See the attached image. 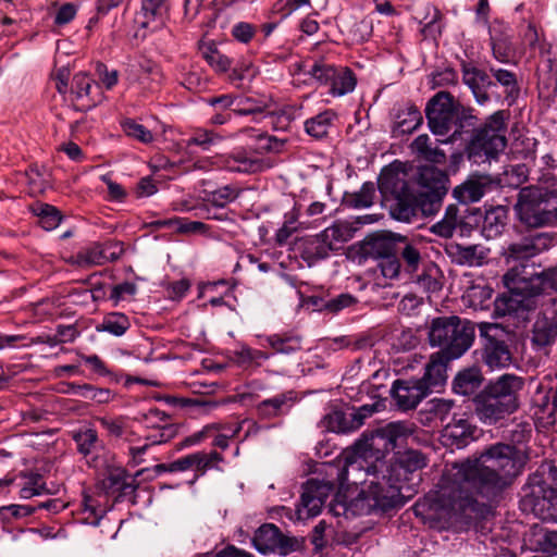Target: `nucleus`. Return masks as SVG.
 <instances>
[{
    "mask_svg": "<svg viewBox=\"0 0 557 557\" xmlns=\"http://www.w3.org/2000/svg\"><path fill=\"white\" fill-rule=\"evenodd\" d=\"M508 113L504 110L494 112L479 128L473 129L466 146V153L470 161L482 163L495 159L506 145V131Z\"/></svg>",
    "mask_w": 557,
    "mask_h": 557,
    "instance_id": "10",
    "label": "nucleus"
},
{
    "mask_svg": "<svg viewBox=\"0 0 557 557\" xmlns=\"http://www.w3.org/2000/svg\"><path fill=\"white\" fill-rule=\"evenodd\" d=\"M425 465V457L422 453L408 449L399 453L393 462H384V468L395 478L396 482L403 484L409 480V474L422 469Z\"/></svg>",
    "mask_w": 557,
    "mask_h": 557,
    "instance_id": "24",
    "label": "nucleus"
},
{
    "mask_svg": "<svg viewBox=\"0 0 557 557\" xmlns=\"http://www.w3.org/2000/svg\"><path fill=\"white\" fill-rule=\"evenodd\" d=\"M30 212L38 218V223L46 231H52L62 221L60 210L49 203L37 201L29 207Z\"/></svg>",
    "mask_w": 557,
    "mask_h": 557,
    "instance_id": "43",
    "label": "nucleus"
},
{
    "mask_svg": "<svg viewBox=\"0 0 557 557\" xmlns=\"http://www.w3.org/2000/svg\"><path fill=\"white\" fill-rule=\"evenodd\" d=\"M480 335L483 339L481 360L491 370L504 369L512 363V336L504 327L493 323H482Z\"/></svg>",
    "mask_w": 557,
    "mask_h": 557,
    "instance_id": "12",
    "label": "nucleus"
},
{
    "mask_svg": "<svg viewBox=\"0 0 557 557\" xmlns=\"http://www.w3.org/2000/svg\"><path fill=\"white\" fill-rule=\"evenodd\" d=\"M557 181L553 175L545 184L522 187L519 190L515 212L525 227L539 228L557 222Z\"/></svg>",
    "mask_w": 557,
    "mask_h": 557,
    "instance_id": "3",
    "label": "nucleus"
},
{
    "mask_svg": "<svg viewBox=\"0 0 557 557\" xmlns=\"http://www.w3.org/2000/svg\"><path fill=\"white\" fill-rule=\"evenodd\" d=\"M361 465L352 456H346L338 465L330 467L327 474L331 478L335 476V480H308L304 484L300 504L297 506L298 518L310 519L318 516L335 487L345 488L348 482L349 468L359 469Z\"/></svg>",
    "mask_w": 557,
    "mask_h": 557,
    "instance_id": "9",
    "label": "nucleus"
},
{
    "mask_svg": "<svg viewBox=\"0 0 557 557\" xmlns=\"http://www.w3.org/2000/svg\"><path fill=\"white\" fill-rule=\"evenodd\" d=\"M375 191V184L366 182L358 191L346 194L344 202L347 207L354 209L369 208L374 202Z\"/></svg>",
    "mask_w": 557,
    "mask_h": 557,
    "instance_id": "45",
    "label": "nucleus"
},
{
    "mask_svg": "<svg viewBox=\"0 0 557 557\" xmlns=\"http://www.w3.org/2000/svg\"><path fill=\"white\" fill-rule=\"evenodd\" d=\"M417 182L426 189L420 194L418 211L421 210L424 215L435 214L448 190L446 174L434 166H423L419 170Z\"/></svg>",
    "mask_w": 557,
    "mask_h": 557,
    "instance_id": "14",
    "label": "nucleus"
},
{
    "mask_svg": "<svg viewBox=\"0 0 557 557\" xmlns=\"http://www.w3.org/2000/svg\"><path fill=\"white\" fill-rule=\"evenodd\" d=\"M524 462L516 446L493 444L476 460L457 466L453 478L443 479L438 505L449 520L470 524L485 512V506L473 497V492L487 499L497 496L520 474Z\"/></svg>",
    "mask_w": 557,
    "mask_h": 557,
    "instance_id": "1",
    "label": "nucleus"
},
{
    "mask_svg": "<svg viewBox=\"0 0 557 557\" xmlns=\"http://www.w3.org/2000/svg\"><path fill=\"white\" fill-rule=\"evenodd\" d=\"M362 249L366 255L383 259L393 255L394 243L383 233H372L363 239Z\"/></svg>",
    "mask_w": 557,
    "mask_h": 557,
    "instance_id": "40",
    "label": "nucleus"
},
{
    "mask_svg": "<svg viewBox=\"0 0 557 557\" xmlns=\"http://www.w3.org/2000/svg\"><path fill=\"white\" fill-rule=\"evenodd\" d=\"M283 225L276 231L275 242L277 245L283 246L287 244L289 237L297 231V214L292 211L285 214Z\"/></svg>",
    "mask_w": 557,
    "mask_h": 557,
    "instance_id": "61",
    "label": "nucleus"
},
{
    "mask_svg": "<svg viewBox=\"0 0 557 557\" xmlns=\"http://www.w3.org/2000/svg\"><path fill=\"white\" fill-rule=\"evenodd\" d=\"M71 437L81 454L89 466L97 467L98 454L104 449V443L99 438L96 429L89 425H83L71 432Z\"/></svg>",
    "mask_w": 557,
    "mask_h": 557,
    "instance_id": "22",
    "label": "nucleus"
},
{
    "mask_svg": "<svg viewBox=\"0 0 557 557\" xmlns=\"http://www.w3.org/2000/svg\"><path fill=\"white\" fill-rule=\"evenodd\" d=\"M529 177V169L525 164L511 165L504 172V177L496 182V186L499 183H504L510 187H519L527 182Z\"/></svg>",
    "mask_w": 557,
    "mask_h": 557,
    "instance_id": "56",
    "label": "nucleus"
},
{
    "mask_svg": "<svg viewBox=\"0 0 557 557\" xmlns=\"http://www.w3.org/2000/svg\"><path fill=\"white\" fill-rule=\"evenodd\" d=\"M425 117L434 135L445 136L454 128L445 140H440L444 144L461 138L465 128L474 126L476 121L472 109L462 107L448 91H438L428 101Z\"/></svg>",
    "mask_w": 557,
    "mask_h": 557,
    "instance_id": "4",
    "label": "nucleus"
},
{
    "mask_svg": "<svg viewBox=\"0 0 557 557\" xmlns=\"http://www.w3.org/2000/svg\"><path fill=\"white\" fill-rule=\"evenodd\" d=\"M310 74L322 84H331L330 92L335 97L354 91L357 85L356 74L349 67H335L330 64L314 63Z\"/></svg>",
    "mask_w": 557,
    "mask_h": 557,
    "instance_id": "16",
    "label": "nucleus"
},
{
    "mask_svg": "<svg viewBox=\"0 0 557 557\" xmlns=\"http://www.w3.org/2000/svg\"><path fill=\"white\" fill-rule=\"evenodd\" d=\"M462 82L472 91L479 104H485L490 100L487 89L495 86L490 75L475 66L472 62L461 61Z\"/></svg>",
    "mask_w": 557,
    "mask_h": 557,
    "instance_id": "23",
    "label": "nucleus"
},
{
    "mask_svg": "<svg viewBox=\"0 0 557 557\" xmlns=\"http://www.w3.org/2000/svg\"><path fill=\"white\" fill-rule=\"evenodd\" d=\"M428 412L432 414L433 419H437L441 422L447 420L455 407V401L451 399L433 398L426 404Z\"/></svg>",
    "mask_w": 557,
    "mask_h": 557,
    "instance_id": "57",
    "label": "nucleus"
},
{
    "mask_svg": "<svg viewBox=\"0 0 557 557\" xmlns=\"http://www.w3.org/2000/svg\"><path fill=\"white\" fill-rule=\"evenodd\" d=\"M430 393L428 386L416 380H396L392 386V396L399 410L414 409Z\"/></svg>",
    "mask_w": 557,
    "mask_h": 557,
    "instance_id": "20",
    "label": "nucleus"
},
{
    "mask_svg": "<svg viewBox=\"0 0 557 557\" xmlns=\"http://www.w3.org/2000/svg\"><path fill=\"white\" fill-rule=\"evenodd\" d=\"M225 165L233 172L256 173L261 171L262 161L245 149H236L226 157Z\"/></svg>",
    "mask_w": 557,
    "mask_h": 557,
    "instance_id": "36",
    "label": "nucleus"
},
{
    "mask_svg": "<svg viewBox=\"0 0 557 557\" xmlns=\"http://www.w3.org/2000/svg\"><path fill=\"white\" fill-rule=\"evenodd\" d=\"M446 355L436 351L431 355L430 361L425 366V371L422 377L418 379L420 383L428 386V392L431 393L434 388L442 386L446 381V369L448 362L454 359H446Z\"/></svg>",
    "mask_w": 557,
    "mask_h": 557,
    "instance_id": "30",
    "label": "nucleus"
},
{
    "mask_svg": "<svg viewBox=\"0 0 557 557\" xmlns=\"http://www.w3.org/2000/svg\"><path fill=\"white\" fill-rule=\"evenodd\" d=\"M322 426L334 433H349L356 431L354 423L350 422V412L345 413L341 410H334L323 417Z\"/></svg>",
    "mask_w": 557,
    "mask_h": 557,
    "instance_id": "46",
    "label": "nucleus"
},
{
    "mask_svg": "<svg viewBox=\"0 0 557 557\" xmlns=\"http://www.w3.org/2000/svg\"><path fill=\"white\" fill-rule=\"evenodd\" d=\"M524 380L515 374H503L490 381L472 399L474 414L484 425H495L515 413Z\"/></svg>",
    "mask_w": 557,
    "mask_h": 557,
    "instance_id": "2",
    "label": "nucleus"
},
{
    "mask_svg": "<svg viewBox=\"0 0 557 557\" xmlns=\"http://www.w3.org/2000/svg\"><path fill=\"white\" fill-rule=\"evenodd\" d=\"M507 210L502 207H495L486 211L482 225V233L487 239L499 236L507 225Z\"/></svg>",
    "mask_w": 557,
    "mask_h": 557,
    "instance_id": "37",
    "label": "nucleus"
},
{
    "mask_svg": "<svg viewBox=\"0 0 557 557\" xmlns=\"http://www.w3.org/2000/svg\"><path fill=\"white\" fill-rule=\"evenodd\" d=\"M36 511L37 507H33L32 505L11 504L2 506L0 507V521L2 523H12L14 520L28 517Z\"/></svg>",
    "mask_w": 557,
    "mask_h": 557,
    "instance_id": "54",
    "label": "nucleus"
},
{
    "mask_svg": "<svg viewBox=\"0 0 557 557\" xmlns=\"http://www.w3.org/2000/svg\"><path fill=\"white\" fill-rule=\"evenodd\" d=\"M410 433L411 430L404 422H392L370 435L363 434L354 444V451L362 459L374 457L375 461H382L385 454L397 446L398 440Z\"/></svg>",
    "mask_w": 557,
    "mask_h": 557,
    "instance_id": "13",
    "label": "nucleus"
},
{
    "mask_svg": "<svg viewBox=\"0 0 557 557\" xmlns=\"http://www.w3.org/2000/svg\"><path fill=\"white\" fill-rule=\"evenodd\" d=\"M293 404L290 394H278L257 405V413L261 419H273L289 411Z\"/></svg>",
    "mask_w": 557,
    "mask_h": 557,
    "instance_id": "35",
    "label": "nucleus"
},
{
    "mask_svg": "<svg viewBox=\"0 0 557 557\" xmlns=\"http://www.w3.org/2000/svg\"><path fill=\"white\" fill-rule=\"evenodd\" d=\"M269 358L270 355L262 350L243 346L240 349L233 352L232 360L238 367L248 369L253 366H260L262 361L268 360Z\"/></svg>",
    "mask_w": 557,
    "mask_h": 557,
    "instance_id": "49",
    "label": "nucleus"
},
{
    "mask_svg": "<svg viewBox=\"0 0 557 557\" xmlns=\"http://www.w3.org/2000/svg\"><path fill=\"white\" fill-rule=\"evenodd\" d=\"M355 228L350 223L345 221H336L331 226L321 232V236L331 244V249L337 250L342 244L354 237Z\"/></svg>",
    "mask_w": 557,
    "mask_h": 557,
    "instance_id": "44",
    "label": "nucleus"
},
{
    "mask_svg": "<svg viewBox=\"0 0 557 557\" xmlns=\"http://www.w3.org/2000/svg\"><path fill=\"white\" fill-rule=\"evenodd\" d=\"M508 277V274L504 276L506 285L512 292V295L509 297H497L495 300L496 311L502 315L515 313L524 299L537 296L549 289L557 290V267L533 275L528 282L522 281V287L510 286Z\"/></svg>",
    "mask_w": 557,
    "mask_h": 557,
    "instance_id": "11",
    "label": "nucleus"
},
{
    "mask_svg": "<svg viewBox=\"0 0 557 557\" xmlns=\"http://www.w3.org/2000/svg\"><path fill=\"white\" fill-rule=\"evenodd\" d=\"M82 506L83 512L86 515L85 520L89 524L98 525L106 513V509L98 504L97 499L89 495H84Z\"/></svg>",
    "mask_w": 557,
    "mask_h": 557,
    "instance_id": "58",
    "label": "nucleus"
},
{
    "mask_svg": "<svg viewBox=\"0 0 557 557\" xmlns=\"http://www.w3.org/2000/svg\"><path fill=\"white\" fill-rule=\"evenodd\" d=\"M475 432L476 426L468 418L454 414L451 421L444 428V437L450 442V445L461 448L475 438Z\"/></svg>",
    "mask_w": 557,
    "mask_h": 557,
    "instance_id": "28",
    "label": "nucleus"
},
{
    "mask_svg": "<svg viewBox=\"0 0 557 557\" xmlns=\"http://www.w3.org/2000/svg\"><path fill=\"white\" fill-rule=\"evenodd\" d=\"M413 153L425 161L443 164L446 162L445 152L438 147H432L431 139L428 134H421L410 144Z\"/></svg>",
    "mask_w": 557,
    "mask_h": 557,
    "instance_id": "42",
    "label": "nucleus"
},
{
    "mask_svg": "<svg viewBox=\"0 0 557 557\" xmlns=\"http://www.w3.org/2000/svg\"><path fill=\"white\" fill-rule=\"evenodd\" d=\"M557 339V298H548L542 304L533 327L531 343L536 348L552 346Z\"/></svg>",
    "mask_w": 557,
    "mask_h": 557,
    "instance_id": "17",
    "label": "nucleus"
},
{
    "mask_svg": "<svg viewBox=\"0 0 557 557\" xmlns=\"http://www.w3.org/2000/svg\"><path fill=\"white\" fill-rule=\"evenodd\" d=\"M475 337L474 323L458 315H443L431 320L428 338L432 347H438L446 359H458L472 346Z\"/></svg>",
    "mask_w": 557,
    "mask_h": 557,
    "instance_id": "8",
    "label": "nucleus"
},
{
    "mask_svg": "<svg viewBox=\"0 0 557 557\" xmlns=\"http://www.w3.org/2000/svg\"><path fill=\"white\" fill-rule=\"evenodd\" d=\"M369 481L366 488L361 490L354 499L352 506L359 515H370L374 511L386 512L405 505L406 499L401 493L403 484L384 468V461H376L368 467Z\"/></svg>",
    "mask_w": 557,
    "mask_h": 557,
    "instance_id": "5",
    "label": "nucleus"
},
{
    "mask_svg": "<svg viewBox=\"0 0 557 557\" xmlns=\"http://www.w3.org/2000/svg\"><path fill=\"white\" fill-rule=\"evenodd\" d=\"M197 459L196 472L200 473L201 475L212 469L220 471L222 470L220 468V463L224 461V457L222 454L215 450L210 453L197 451Z\"/></svg>",
    "mask_w": 557,
    "mask_h": 557,
    "instance_id": "55",
    "label": "nucleus"
},
{
    "mask_svg": "<svg viewBox=\"0 0 557 557\" xmlns=\"http://www.w3.org/2000/svg\"><path fill=\"white\" fill-rule=\"evenodd\" d=\"M21 475L26 479V483L20 490V497L22 499H29L34 496L49 494L50 491L44 480V476L38 472H22Z\"/></svg>",
    "mask_w": 557,
    "mask_h": 557,
    "instance_id": "48",
    "label": "nucleus"
},
{
    "mask_svg": "<svg viewBox=\"0 0 557 557\" xmlns=\"http://www.w3.org/2000/svg\"><path fill=\"white\" fill-rule=\"evenodd\" d=\"M131 327L127 315L121 312H112L104 317L101 324L97 325L98 332H108L114 336H122Z\"/></svg>",
    "mask_w": 557,
    "mask_h": 557,
    "instance_id": "50",
    "label": "nucleus"
},
{
    "mask_svg": "<svg viewBox=\"0 0 557 557\" xmlns=\"http://www.w3.org/2000/svg\"><path fill=\"white\" fill-rule=\"evenodd\" d=\"M423 122L422 114L418 107L408 101L394 109L392 136L399 138L413 133Z\"/></svg>",
    "mask_w": 557,
    "mask_h": 557,
    "instance_id": "27",
    "label": "nucleus"
},
{
    "mask_svg": "<svg viewBox=\"0 0 557 557\" xmlns=\"http://www.w3.org/2000/svg\"><path fill=\"white\" fill-rule=\"evenodd\" d=\"M67 100L76 111L87 112L102 101L100 86L86 73L72 77Z\"/></svg>",
    "mask_w": 557,
    "mask_h": 557,
    "instance_id": "15",
    "label": "nucleus"
},
{
    "mask_svg": "<svg viewBox=\"0 0 557 557\" xmlns=\"http://www.w3.org/2000/svg\"><path fill=\"white\" fill-rule=\"evenodd\" d=\"M496 186V182L488 175L469 177L453 190L454 197L461 203L468 205L479 201L487 191Z\"/></svg>",
    "mask_w": 557,
    "mask_h": 557,
    "instance_id": "26",
    "label": "nucleus"
},
{
    "mask_svg": "<svg viewBox=\"0 0 557 557\" xmlns=\"http://www.w3.org/2000/svg\"><path fill=\"white\" fill-rule=\"evenodd\" d=\"M552 242L553 238L548 233L528 234L504 247L502 256L507 263L525 261L547 250Z\"/></svg>",
    "mask_w": 557,
    "mask_h": 557,
    "instance_id": "18",
    "label": "nucleus"
},
{
    "mask_svg": "<svg viewBox=\"0 0 557 557\" xmlns=\"http://www.w3.org/2000/svg\"><path fill=\"white\" fill-rule=\"evenodd\" d=\"M490 72L495 79V85L499 84L504 88L505 99L511 106L520 95V86L516 73L502 67H490Z\"/></svg>",
    "mask_w": 557,
    "mask_h": 557,
    "instance_id": "38",
    "label": "nucleus"
},
{
    "mask_svg": "<svg viewBox=\"0 0 557 557\" xmlns=\"http://www.w3.org/2000/svg\"><path fill=\"white\" fill-rule=\"evenodd\" d=\"M255 548L261 554H268L276 549L290 550L292 540L283 535L280 529L273 523L262 524L252 539Z\"/></svg>",
    "mask_w": 557,
    "mask_h": 557,
    "instance_id": "25",
    "label": "nucleus"
},
{
    "mask_svg": "<svg viewBox=\"0 0 557 557\" xmlns=\"http://www.w3.org/2000/svg\"><path fill=\"white\" fill-rule=\"evenodd\" d=\"M445 252L454 263L459 265H480L486 257L479 245L463 246L455 242L446 244Z\"/></svg>",
    "mask_w": 557,
    "mask_h": 557,
    "instance_id": "31",
    "label": "nucleus"
},
{
    "mask_svg": "<svg viewBox=\"0 0 557 557\" xmlns=\"http://www.w3.org/2000/svg\"><path fill=\"white\" fill-rule=\"evenodd\" d=\"M297 249L301 259L306 261L309 267L327 258L330 252L333 251L331 249V244H327L325 238L321 236V233L302 238L299 242Z\"/></svg>",
    "mask_w": 557,
    "mask_h": 557,
    "instance_id": "29",
    "label": "nucleus"
},
{
    "mask_svg": "<svg viewBox=\"0 0 557 557\" xmlns=\"http://www.w3.org/2000/svg\"><path fill=\"white\" fill-rule=\"evenodd\" d=\"M373 32L372 22L368 18H362L360 21H356L350 29L349 36L354 42H364L370 39Z\"/></svg>",
    "mask_w": 557,
    "mask_h": 557,
    "instance_id": "62",
    "label": "nucleus"
},
{
    "mask_svg": "<svg viewBox=\"0 0 557 557\" xmlns=\"http://www.w3.org/2000/svg\"><path fill=\"white\" fill-rule=\"evenodd\" d=\"M458 224V208L454 205H450L446 208L444 218L435 223L431 230L434 234L442 237H450L453 236Z\"/></svg>",
    "mask_w": 557,
    "mask_h": 557,
    "instance_id": "52",
    "label": "nucleus"
},
{
    "mask_svg": "<svg viewBox=\"0 0 557 557\" xmlns=\"http://www.w3.org/2000/svg\"><path fill=\"white\" fill-rule=\"evenodd\" d=\"M101 488L107 496H112L115 502L132 496L136 488V480L124 468H110L101 481Z\"/></svg>",
    "mask_w": 557,
    "mask_h": 557,
    "instance_id": "21",
    "label": "nucleus"
},
{
    "mask_svg": "<svg viewBox=\"0 0 557 557\" xmlns=\"http://www.w3.org/2000/svg\"><path fill=\"white\" fill-rule=\"evenodd\" d=\"M140 421L147 431H158V435H145L146 442L154 445L171 441L178 432V425L171 421L169 414L159 409H150L143 414Z\"/></svg>",
    "mask_w": 557,
    "mask_h": 557,
    "instance_id": "19",
    "label": "nucleus"
},
{
    "mask_svg": "<svg viewBox=\"0 0 557 557\" xmlns=\"http://www.w3.org/2000/svg\"><path fill=\"white\" fill-rule=\"evenodd\" d=\"M377 188L388 203L393 219L409 223L417 216L418 198L400 162H393L382 169Z\"/></svg>",
    "mask_w": 557,
    "mask_h": 557,
    "instance_id": "7",
    "label": "nucleus"
},
{
    "mask_svg": "<svg viewBox=\"0 0 557 557\" xmlns=\"http://www.w3.org/2000/svg\"><path fill=\"white\" fill-rule=\"evenodd\" d=\"M491 46L494 58L502 63H508L513 57L515 50L510 37L505 34L492 32Z\"/></svg>",
    "mask_w": 557,
    "mask_h": 557,
    "instance_id": "51",
    "label": "nucleus"
},
{
    "mask_svg": "<svg viewBox=\"0 0 557 557\" xmlns=\"http://www.w3.org/2000/svg\"><path fill=\"white\" fill-rule=\"evenodd\" d=\"M69 387L72 394L85 399L94 400L98 404H108L113 398V394L110 389L98 388L90 384L71 383Z\"/></svg>",
    "mask_w": 557,
    "mask_h": 557,
    "instance_id": "47",
    "label": "nucleus"
},
{
    "mask_svg": "<svg viewBox=\"0 0 557 557\" xmlns=\"http://www.w3.org/2000/svg\"><path fill=\"white\" fill-rule=\"evenodd\" d=\"M169 12V0H141L139 16L141 28H149L152 24L154 28L163 23L164 16Z\"/></svg>",
    "mask_w": 557,
    "mask_h": 557,
    "instance_id": "33",
    "label": "nucleus"
},
{
    "mask_svg": "<svg viewBox=\"0 0 557 557\" xmlns=\"http://www.w3.org/2000/svg\"><path fill=\"white\" fill-rule=\"evenodd\" d=\"M539 550L549 555H557V530H544L536 540Z\"/></svg>",
    "mask_w": 557,
    "mask_h": 557,
    "instance_id": "64",
    "label": "nucleus"
},
{
    "mask_svg": "<svg viewBox=\"0 0 557 557\" xmlns=\"http://www.w3.org/2000/svg\"><path fill=\"white\" fill-rule=\"evenodd\" d=\"M265 341L274 354L293 355L302 348L301 337L288 332L269 335Z\"/></svg>",
    "mask_w": 557,
    "mask_h": 557,
    "instance_id": "41",
    "label": "nucleus"
},
{
    "mask_svg": "<svg viewBox=\"0 0 557 557\" xmlns=\"http://www.w3.org/2000/svg\"><path fill=\"white\" fill-rule=\"evenodd\" d=\"M111 246L92 243L72 256L70 262L81 268L102 265L106 263L104 250H110Z\"/></svg>",
    "mask_w": 557,
    "mask_h": 557,
    "instance_id": "34",
    "label": "nucleus"
},
{
    "mask_svg": "<svg viewBox=\"0 0 557 557\" xmlns=\"http://www.w3.org/2000/svg\"><path fill=\"white\" fill-rule=\"evenodd\" d=\"M239 196V189L232 186V185H225L223 187H220L213 191L207 193L205 197V201L208 203L218 207L223 208L230 202L234 201Z\"/></svg>",
    "mask_w": 557,
    "mask_h": 557,
    "instance_id": "53",
    "label": "nucleus"
},
{
    "mask_svg": "<svg viewBox=\"0 0 557 557\" xmlns=\"http://www.w3.org/2000/svg\"><path fill=\"white\" fill-rule=\"evenodd\" d=\"M221 139L213 131L197 129L186 141L187 147L199 146L202 150L207 151L210 147Z\"/></svg>",
    "mask_w": 557,
    "mask_h": 557,
    "instance_id": "59",
    "label": "nucleus"
},
{
    "mask_svg": "<svg viewBox=\"0 0 557 557\" xmlns=\"http://www.w3.org/2000/svg\"><path fill=\"white\" fill-rule=\"evenodd\" d=\"M296 109L294 107H285L269 115L271 124L275 129L286 131L295 119Z\"/></svg>",
    "mask_w": 557,
    "mask_h": 557,
    "instance_id": "63",
    "label": "nucleus"
},
{
    "mask_svg": "<svg viewBox=\"0 0 557 557\" xmlns=\"http://www.w3.org/2000/svg\"><path fill=\"white\" fill-rule=\"evenodd\" d=\"M97 421L109 436L121 438L126 433V423L123 417H99L97 418Z\"/></svg>",
    "mask_w": 557,
    "mask_h": 557,
    "instance_id": "60",
    "label": "nucleus"
},
{
    "mask_svg": "<svg viewBox=\"0 0 557 557\" xmlns=\"http://www.w3.org/2000/svg\"><path fill=\"white\" fill-rule=\"evenodd\" d=\"M520 507L543 521L557 522V463L544 462L528 480Z\"/></svg>",
    "mask_w": 557,
    "mask_h": 557,
    "instance_id": "6",
    "label": "nucleus"
},
{
    "mask_svg": "<svg viewBox=\"0 0 557 557\" xmlns=\"http://www.w3.org/2000/svg\"><path fill=\"white\" fill-rule=\"evenodd\" d=\"M483 381L484 376L481 369L472 366L457 372L451 388L458 395L470 396L482 385Z\"/></svg>",
    "mask_w": 557,
    "mask_h": 557,
    "instance_id": "32",
    "label": "nucleus"
},
{
    "mask_svg": "<svg viewBox=\"0 0 557 557\" xmlns=\"http://www.w3.org/2000/svg\"><path fill=\"white\" fill-rule=\"evenodd\" d=\"M335 119L336 113L333 110H324L305 121V131L314 139H323L327 137Z\"/></svg>",
    "mask_w": 557,
    "mask_h": 557,
    "instance_id": "39",
    "label": "nucleus"
}]
</instances>
